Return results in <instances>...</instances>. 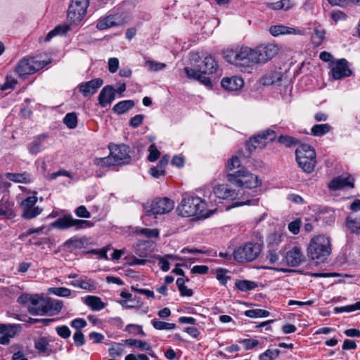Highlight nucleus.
I'll return each mask as SVG.
<instances>
[{"mask_svg":"<svg viewBox=\"0 0 360 360\" xmlns=\"http://www.w3.org/2000/svg\"><path fill=\"white\" fill-rule=\"evenodd\" d=\"M226 179L230 184L238 187V190H240L241 192L239 201L227 206V210L239 206L257 205L258 204L259 199L255 198L259 195L256 188L262 184V180L258 176L251 173L245 168H242L227 174Z\"/></svg>","mask_w":360,"mask_h":360,"instance_id":"1","label":"nucleus"},{"mask_svg":"<svg viewBox=\"0 0 360 360\" xmlns=\"http://www.w3.org/2000/svg\"><path fill=\"white\" fill-rule=\"evenodd\" d=\"M207 208V202L197 196L184 195L181 203L177 207L178 214L184 217L198 216V217H209L204 212Z\"/></svg>","mask_w":360,"mask_h":360,"instance_id":"2","label":"nucleus"},{"mask_svg":"<svg viewBox=\"0 0 360 360\" xmlns=\"http://www.w3.org/2000/svg\"><path fill=\"white\" fill-rule=\"evenodd\" d=\"M331 253V244L328 237L318 235L313 237L307 247L308 257L316 263L325 262Z\"/></svg>","mask_w":360,"mask_h":360,"instance_id":"3","label":"nucleus"},{"mask_svg":"<svg viewBox=\"0 0 360 360\" xmlns=\"http://www.w3.org/2000/svg\"><path fill=\"white\" fill-rule=\"evenodd\" d=\"M254 49L247 46H242L235 50L227 51L225 54L226 60L236 66L250 68L254 65Z\"/></svg>","mask_w":360,"mask_h":360,"instance_id":"4","label":"nucleus"},{"mask_svg":"<svg viewBox=\"0 0 360 360\" xmlns=\"http://www.w3.org/2000/svg\"><path fill=\"white\" fill-rule=\"evenodd\" d=\"M296 160L299 167L306 173L314 170L316 164L315 150L308 144L300 145L295 150Z\"/></svg>","mask_w":360,"mask_h":360,"instance_id":"5","label":"nucleus"},{"mask_svg":"<svg viewBox=\"0 0 360 360\" xmlns=\"http://www.w3.org/2000/svg\"><path fill=\"white\" fill-rule=\"evenodd\" d=\"M262 245L257 242H248L237 248L233 256L238 262H250L255 260L260 255Z\"/></svg>","mask_w":360,"mask_h":360,"instance_id":"6","label":"nucleus"},{"mask_svg":"<svg viewBox=\"0 0 360 360\" xmlns=\"http://www.w3.org/2000/svg\"><path fill=\"white\" fill-rule=\"evenodd\" d=\"M94 226V222L89 220L75 219L71 214H65L50 224L51 227L59 230L74 228L76 231L91 228Z\"/></svg>","mask_w":360,"mask_h":360,"instance_id":"7","label":"nucleus"},{"mask_svg":"<svg viewBox=\"0 0 360 360\" xmlns=\"http://www.w3.org/2000/svg\"><path fill=\"white\" fill-rule=\"evenodd\" d=\"M48 64L44 60H37L35 58H23L15 68V72L19 77L32 75L44 68Z\"/></svg>","mask_w":360,"mask_h":360,"instance_id":"8","label":"nucleus"},{"mask_svg":"<svg viewBox=\"0 0 360 360\" xmlns=\"http://www.w3.org/2000/svg\"><path fill=\"white\" fill-rule=\"evenodd\" d=\"M37 197L36 195L28 196L22 200L19 207L21 211L20 217L27 220L36 218L43 211V209L37 206Z\"/></svg>","mask_w":360,"mask_h":360,"instance_id":"9","label":"nucleus"},{"mask_svg":"<svg viewBox=\"0 0 360 360\" xmlns=\"http://www.w3.org/2000/svg\"><path fill=\"white\" fill-rule=\"evenodd\" d=\"M89 0H72L68 10V19L71 23L80 22L86 13Z\"/></svg>","mask_w":360,"mask_h":360,"instance_id":"10","label":"nucleus"},{"mask_svg":"<svg viewBox=\"0 0 360 360\" xmlns=\"http://www.w3.org/2000/svg\"><path fill=\"white\" fill-rule=\"evenodd\" d=\"M174 207V202L167 198L154 200L149 210H146V215H157L168 213Z\"/></svg>","mask_w":360,"mask_h":360,"instance_id":"11","label":"nucleus"},{"mask_svg":"<svg viewBox=\"0 0 360 360\" xmlns=\"http://www.w3.org/2000/svg\"><path fill=\"white\" fill-rule=\"evenodd\" d=\"M278 52V47L274 44L259 46L254 49L255 63H265L273 58Z\"/></svg>","mask_w":360,"mask_h":360,"instance_id":"12","label":"nucleus"},{"mask_svg":"<svg viewBox=\"0 0 360 360\" xmlns=\"http://www.w3.org/2000/svg\"><path fill=\"white\" fill-rule=\"evenodd\" d=\"M332 77L334 79H341L352 75V72L348 66V62L345 58L331 61L329 63Z\"/></svg>","mask_w":360,"mask_h":360,"instance_id":"13","label":"nucleus"},{"mask_svg":"<svg viewBox=\"0 0 360 360\" xmlns=\"http://www.w3.org/2000/svg\"><path fill=\"white\" fill-rule=\"evenodd\" d=\"M22 330L20 324L0 323V345H8L11 339L14 338Z\"/></svg>","mask_w":360,"mask_h":360,"instance_id":"14","label":"nucleus"},{"mask_svg":"<svg viewBox=\"0 0 360 360\" xmlns=\"http://www.w3.org/2000/svg\"><path fill=\"white\" fill-rule=\"evenodd\" d=\"M129 153V147L122 144L111 148L110 155L112 158L115 165H120L129 163L131 157Z\"/></svg>","mask_w":360,"mask_h":360,"instance_id":"15","label":"nucleus"},{"mask_svg":"<svg viewBox=\"0 0 360 360\" xmlns=\"http://www.w3.org/2000/svg\"><path fill=\"white\" fill-rule=\"evenodd\" d=\"M103 84V80L101 78H96L86 82H82L77 86V89L83 96L88 97L94 95Z\"/></svg>","mask_w":360,"mask_h":360,"instance_id":"16","label":"nucleus"},{"mask_svg":"<svg viewBox=\"0 0 360 360\" xmlns=\"http://www.w3.org/2000/svg\"><path fill=\"white\" fill-rule=\"evenodd\" d=\"M213 192L217 198L223 200L234 199L236 198L239 200L240 194H241L240 190L236 191L224 184L215 186Z\"/></svg>","mask_w":360,"mask_h":360,"instance_id":"17","label":"nucleus"},{"mask_svg":"<svg viewBox=\"0 0 360 360\" xmlns=\"http://www.w3.org/2000/svg\"><path fill=\"white\" fill-rule=\"evenodd\" d=\"M115 99V89L111 85L105 86L98 97V103L102 108L110 105Z\"/></svg>","mask_w":360,"mask_h":360,"instance_id":"18","label":"nucleus"},{"mask_svg":"<svg viewBox=\"0 0 360 360\" xmlns=\"http://www.w3.org/2000/svg\"><path fill=\"white\" fill-rule=\"evenodd\" d=\"M285 259L288 266H297L304 261V256L301 248L295 246L287 252Z\"/></svg>","mask_w":360,"mask_h":360,"instance_id":"19","label":"nucleus"},{"mask_svg":"<svg viewBox=\"0 0 360 360\" xmlns=\"http://www.w3.org/2000/svg\"><path fill=\"white\" fill-rule=\"evenodd\" d=\"M48 136L46 134H41L35 136L33 140L27 145V150L32 155H37L44 149V144Z\"/></svg>","mask_w":360,"mask_h":360,"instance_id":"20","label":"nucleus"},{"mask_svg":"<svg viewBox=\"0 0 360 360\" xmlns=\"http://www.w3.org/2000/svg\"><path fill=\"white\" fill-rule=\"evenodd\" d=\"M269 32L274 37H278L283 34H298L302 35V31L300 29L287 27L282 25L271 26Z\"/></svg>","mask_w":360,"mask_h":360,"instance_id":"21","label":"nucleus"},{"mask_svg":"<svg viewBox=\"0 0 360 360\" xmlns=\"http://www.w3.org/2000/svg\"><path fill=\"white\" fill-rule=\"evenodd\" d=\"M221 86L228 91H237L244 84L242 78L238 77H224L221 82Z\"/></svg>","mask_w":360,"mask_h":360,"instance_id":"22","label":"nucleus"},{"mask_svg":"<svg viewBox=\"0 0 360 360\" xmlns=\"http://www.w3.org/2000/svg\"><path fill=\"white\" fill-rule=\"evenodd\" d=\"M345 186L354 187L353 179L350 176L344 177L339 176L334 178L328 184V188L333 191H336Z\"/></svg>","mask_w":360,"mask_h":360,"instance_id":"23","label":"nucleus"},{"mask_svg":"<svg viewBox=\"0 0 360 360\" xmlns=\"http://www.w3.org/2000/svg\"><path fill=\"white\" fill-rule=\"evenodd\" d=\"M63 306V301L52 299L51 297L45 298V306L46 308V314L53 316L58 314L62 309Z\"/></svg>","mask_w":360,"mask_h":360,"instance_id":"24","label":"nucleus"},{"mask_svg":"<svg viewBox=\"0 0 360 360\" xmlns=\"http://www.w3.org/2000/svg\"><path fill=\"white\" fill-rule=\"evenodd\" d=\"M34 348L39 354L49 356L52 352L49 342L45 337H40L34 340Z\"/></svg>","mask_w":360,"mask_h":360,"instance_id":"25","label":"nucleus"},{"mask_svg":"<svg viewBox=\"0 0 360 360\" xmlns=\"http://www.w3.org/2000/svg\"><path fill=\"white\" fill-rule=\"evenodd\" d=\"M70 285L88 291H94L96 289V285L91 279L82 278L73 280L70 282Z\"/></svg>","mask_w":360,"mask_h":360,"instance_id":"26","label":"nucleus"},{"mask_svg":"<svg viewBox=\"0 0 360 360\" xmlns=\"http://www.w3.org/2000/svg\"><path fill=\"white\" fill-rule=\"evenodd\" d=\"M84 304L93 311H101L105 307V303L98 297L88 295L84 298Z\"/></svg>","mask_w":360,"mask_h":360,"instance_id":"27","label":"nucleus"},{"mask_svg":"<svg viewBox=\"0 0 360 360\" xmlns=\"http://www.w3.org/2000/svg\"><path fill=\"white\" fill-rule=\"evenodd\" d=\"M124 343L129 347H135L141 351H150L151 352L149 354L153 356L150 345L146 341L129 338L125 340Z\"/></svg>","mask_w":360,"mask_h":360,"instance_id":"28","label":"nucleus"},{"mask_svg":"<svg viewBox=\"0 0 360 360\" xmlns=\"http://www.w3.org/2000/svg\"><path fill=\"white\" fill-rule=\"evenodd\" d=\"M266 146L265 141H263L258 134L251 137L246 143L247 149L250 153H252L256 149H262Z\"/></svg>","mask_w":360,"mask_h":360,"instance_id":"29","label":"nucleus"},{"mask_svg":"<svg viewBox=\"0 0 360 360\" xmlns=\"http://www.w3.org/2000/svg\"><path fill=\"white\" fill-rule=\"evenodd\" d=\"M134 105V101L132 100L122 101L113 106L112 110L117 115H122L131 109Z\"/></svg>","mask_w":360,"mask_h":360,"instance_id":"30","label":"nucleus"},{"mask_svg":"<svg viewBox=\"0 0 360 360\" xmlns=\"http://www.w3.org/2000/svg\"><path fill=\"white\" fill-rule=\"evenodd\" d=\"M8 179L15 183L29 184L31 182L30 175L27 172L23 173H6Z\"/></svg>","mask_w":360,"mask_h":360,"instance_id":"31","label":"nucleus"},{"mask_svg":"<svg viewBox=\"0 0 360 360\" xmlns=\"http://www.w3.org/2000/svg\"><path fill=\"white\" fill-rule=\"evenodd\" d=\"M203 63V71L207 72V74L215 73L218 69V64L214 57L209 55L204 58L202 61Z\"/></svg>","mask_w":360,"mask_h":360,"instance_id":"32","label":"nucleus"},{"mask_svg":"<svg viewBox=\"0 0 360 360\" xmlns=\"http://www.w3.org/2000/svg\"><path fill=\"white\" fill-rule=\"evenodd\" d=\"M117 25V23L115 21V15H108L101 18L98 20L96 28L99 30H103L116 26Z\"/></svg>","mask_w":360,"mask_h":360,"instance_id":"33","label":"nucleus"},{"mask_svg":"<svg viewBox=\"0 0 360 360\" xmlns=\"http://www.w3.org/2000/svg\"><path fill=\"white\" fill-rule=\"evenodd\" d=\"M332 129V127L329 124H317L314 125L311 129V134L314 136H322Z\"/></svg>","mask_w":360,"mask_h":360,"instance_id":"34","label":"nucleus"},{"mask_svg":"<svg viewBox=\"0 0 360 360\" xmlns=\"http://www.w3.org/2000/svg\"><path fill=\"white\" fill-rule=\"evenodd\" d=\"M69 30H70V27L68 25H58L53 30H52L47 34V35L45 38V41H49L55 36L64 35L68 32Z\"/></svg>","mask_w":360,"mask_h":360,"instance_id":"35","label":"nucleus"},{"mask_svg":"<svg viewBox=\"0 0 360 360\" xmlns=\"http://www.w3.org/2000/svg\"><path fill=\"white\" fill-rule=\"evenodd\" d=\"M345 224L352 233L360 234V217L353 219L352 217H347Z\"/></svg>","mask_w":360,"mask_h":360,"instance_id":"36","label":"nucleus"},{"mask_svg":"<svg viewBox=\"0 0 360 360\" xmlns=\"http://www.w3.org/2000/svg\"><path fill=\"white\" fill-rule=\"evenodd\" d=\"M151 324L154 328L159 330H170L176 328V324L174 323H167L157 319H153Z\"/></svg>","mask_w":360,"mask_h":360,"instance_id":"37","label":"nucleus"},{"mask_svg":"<svg viewBox=\"0 0 360 360\" xmlns=\"http://www.w3.org/2000/svg\"><path fill=\"white\" fill-rule=\"evenodd\" d=\"M277 141L279 143L284 145L287 148H291L300 143V141L297 139L288 135H281Z\"/></svg>","mask_w":360,"mask_h":360,"instance_id":"38","label":"nucleus"},{"mask_svg":"<svg viewBox=\"0 0 360 360\" xmlns=\"http://www.w3.org/2000/svg\"><path fill=\"white\" fill-rule=\"evenodd\" d=\"M135 233L139 236H143L146 238H158L159 236V231L156 229H148V228H136Z\"/></svg>","mask_w":360,"mask_h":360,"instance_id":"39","label":"nucleus"},{"mask_svg":"<svg viewBox=\"0 0 360 360\" xmlns=\"http://www.w3.org/2000/svg\"><path fill=\"white\" fill-rule=\"evenodd\" d=\"M169 259L178 260L179 259V257L172 255H166L164 257H160L158 259L159 266L162 271L167 272L169 270L170 266L169 263Z\"/></svg>","mask_w":360,"mask_h":360,"instance_id":"40","label":"nucleus"},{"mask_svg":"<svg viewBox=\"0 0 360 360\" xmlns=\"http://www.w3.org/2000/svg\"><path fill=\"white\" fill-rule=\"evenodd\" d=\"M236 286L238 290L243 292H246L255 289L257 287V285L255 282L243 280L237 281L236 282Z\"/></svg>","mask_w":360,"mask_h":360,"instance_id":"41","label":"nucleus"},{"mask_svg":"<svg viewBox=\"0 0 360 360\" xmlns=\"http://www.w3.org/2000/svg\"><path fill=\"white\" fill-rule=\"evenodd\" d=\"M94 164L96 166L103 167V168L110 167V166H115V164L113 162V159L112 157H110V155L105 158H94Z\"/></svg>","mask_w":360,"mask_h":360,"instance_id":"42","label":"nucleus"},{"mask_svg":"<svg viewBox=\"0 0 360 360\" xmlns=\"http://www.w3.org/2000/svg\"><path fill=\"white\" fill-rule=\"evenodd\" d=\"M63 123L71 129H75L77 126V117L75 112H69L63 118Z\"/></svg>","mask_w":360,"mask_h":360,"instance_id":"43","label":"nucleus"},{"mask_svg":"<svg viewBox=\"0 0 360 360\" xmlns=\"http://www.w3.org/2000/svg\"><path fill=\"white\" fill-rule=\"evenodd\" d=\"M245 315L250 318H261L269 316V311L261 309H248L244 312Z\"/></svg>","mask_w":360,"mask_h":360,"instance_id":"44","label":"nucleus"},{"mask_svg":"<svg viewBox=\"0 0 360 360\" xmlns=\"http://www.w3.org/2000/svg\"><path fill=\"white\" fill-rule=\"evenodd\" d=\"M45 306V299H42L40 302V304L35 307H29L28 311L30 314L34 316H43L46 315V308L44 307Z\"/></svg>","mask_w":360,"mask_h":360,"instance_id":"45","label":"nucleus"},{"mask_svg":"<svg viewBox=\"0 0 360 360\" xmlns=\"http://www.w3.org/2000/svg\"><path fill=\"white\" fill-rule=\"evenodd\" d=\"M258 136L267 144L269 141H274L276 138V132L271 129H267L258 134Z\"/></svg>","mask_w":360,"mask_h":360,"instance_id":"46","label":"nucleus"},{"mask_svg":"<svg viewBox=\"0 0 360 360\" xmlns=\"http://www.w3.org/2000/svg\"><path fill=\"white\" fill-rule=\"evenodd\" d=\"M280 354L278 349H267L259 355V360H274Z\"/></svg>","mask_w":360,"mask_h":360,"instance_id":"47","label":"nucleus"},{"mask_svg":"<svg viewBox=\"0 0 360 360\" xmlns=\"http://www.w3.org/2000/svg\"><path fill=\"white\" fill-rule=\"evenodd\" d=\"M144 66L148 68L150 71L157 72L164 69L166 65L162 63L148 60L145 62Z\"/></svg>","mask_w":360,"mask_h":360,"instance_id":"48","label":"nucleus"},{"mask_svg":"<svg viewBox=\"0 0 360 360\" xmlns=\"http://www.w3.org/2000/svg\"><path fill=\"white\" fill-rule=\"evenodd\" d=\"M125 331L133 335H140L145 337L146 335L143 330L142 326L137 324H129L125 328Z\"/></svg>","mask_w":360,"mask_h":360,"instance_id":"49","label":"nucleus"},{"mask_svg":"<svg viewBox=\"0 0 360 360\" xmlns=\"http://www.w3.org/2000/svg\"><path fill=\"white\" fill-rule=\"evenodd\" d=\"M49 291L57 296L67 297L71 295V290L65 287L51 288Z\"/></svg>","mask_w":360,"mask_h":360,"instance_id":"50","label":"nucleus"},{"mask_svg":"<svg viewBox=\"0 0 360 360\" xmlns=\"http://www.w3.org/2000/svg\"><path fill=\"white\" fill-rule=\"evenodd\" d=\"M356 310H360V301L357 302L353 304L347 305L340 307H335L334 311L335 313H342V312H351Z\"/></svg>","mask_w":360,"mask_h":360,"instance_id":"51","label":"nucleus"},{"mask_svg":"<svg viewBox=\"0 0 360 360\" xmlns=\"http://www.w3.org/2000/svg\"><path fill=\"white\" fill-rule=\"evenodd\" d=\"M124 346L121 343H115L110 349L109 354L112 357L121 356L124 352Z\"/></svg>","mask_w":360,"mask_h":360,"instance_id":"52","label":"nucleus"},{"mask_svg":"<svg viewBox=\"0 0 360 360\" xmlns=\"http://www.w3.org/2000/svg\"><path fill=\"white\" fill-rule=\"evenodd\" d=\"M149 154L148 155V160L149 162L156 161L160 155V152L157 148L155 144H151L148 148Z\"/></svg>","mask_w":360,"mask_h":360,"instance_id":"53","label":"nucleus"},{"mask_svg":"<svg viewBox=\"0 0 360 360\" xmlns=\"http://www.w3.org/2000/svg\"><path fill=\"white\" fill-rule=\"evenodd\" d=\"M240 164H241V161H240V158L236 155H233L231 157V158H230L228 160L227 164H226V169L229 172H231V171L234 170L235 169L238 168L240 166Z\"/></svg>","mask_w":360,"mask_h":360,"instance_id":"54","label":"nucleus"},{"mask_svg":"<svg viewBox=\"0 0 360 360\" xmlns=\"http://www.w3.org/2000/svg\"><path fill=\"white\" fill-rule=\"evenodd\" d=\"M226 272L227 271L226 269L221 268H219L216 271V278L222 285H225L228 278H229V277L226 275Z\"/></svg>","mask_w":360,"mask_h":360,"instance_id":"55","label":"nucleus"},{"mask_svg":"<svg viewBox=\"0 0 360 360\" xmlns=\"http://www.w3.org/2000/svg\"><path fill=\"white\" fill-rule=\"evenodd\" d=\"M17 83H18V81L16 79H15L12 76L7 75L6 77V82L1 86L0 89L2 91L7 90V89H12L15 87V86L17 84Z\"/></svg>","mask_w":360,"mask_h":360,"instance_id":"56","label":"nucleus"},{"mask_svg":"<svg viewBox=\"0 0 360 360\" xmlns=\"http://www.w3.org/2000/svg\"><path fill=\"white\" fill-rule=\"evenodd\" d=\"M302 225V220L300 218H297L294 221L288 224V230L293 234H297L300 232V229Z\"/></svg>","mask_w":360,"mask_h":360,"instance_id":"57","label":"nucleus"},{"mask_svg":"<svg viewBox=\"0 0 360 360\" xmlns=\"http://www.w3.org/2000/svg\"><path fill=\"white\" fill-rule=\"evenodd\" d=\"M280 254L281 251L277 252L274 248H270L267 255V258L269 259L270 264H274L278 263Z\"/></svg>","mask_w":360,"mask_h":360,"instance_id":"58","label":"nucleus"},{"mask_svg":"<svg viewBox=\"0 0 360 360\" xmlns=\"http://www.w3.org/2000/svg\"><path fill=\"white\" fill-rule=\"evenodd\" d=\"M57 334L62 338L67 339L70 337L71 331L67 326H61L56 328Z\"/></svg>","mask_w":360,"mask_h":360,"instance_id":"59","label":"nucleus"},{"mask_svg":"<svg viewBox=\"0 0 360 360\" xmlns=\"http://www.w3.org/2000/svg\"><path fill=\"white\" fill-rule=\"evenodd\" d=\"M206 74H207V72L201 70L200 76L198 77L197 80L199 81L201 84H204L205 86L211 88L212 86V80L210 77L206 76Z\"/></svg>","mask_w":360,"mask_h":360,"instance_id":"60","label":"nucleus"},{"mask_svg":"<svg viewBox=\"0 0 360 360\" xmlns=\"http://www.w3.org/2000/svg\"><path fill=\"white\" fill-rule=\"evenodd\" d=\"M75 214L81 218H90L91 213L87 210L85 206L80 205L75 210Z\"/></svg>","mask_w":360,"mask_h":360,"instance_id":"61","label":"nucleus"},{"mask_svg":"<svg viewBox=\"0 0 360 360\" xmlns=\"http://www.w3.org/2000/svg\"><path fill=\"white\" fill-rule=\"evenodd\" d=\"M73 340L77 347H81L85 344V338L81 330H77L73 335Z\"/></svg>","mask_w":360,"mask_h":360,"instance_id":"62","label":"nucleus"},{"mask_svg":"<svg viewBox=\"0 0 360 360\" xmlns=\"http://www.w3.org/2000/svg\"><path fill=\"white\" fill-rule=\"evenodd\" d=\"M184 72H185L186 76L189 79H193L197 80L198 77L200 76L201 70H194L193 68L186 67L184 68Z\"/></svg>","mask_w":360,"mask_h":360,"instance_id":"63","label":"nucleus"},{"mask_svg":"<svg viewBox=\"0 0 360 360\" xmlns=\"http://www.w3.org/2000/svg\"><path fill=\"white\" fill-rule=\"evenodd\" d=\"M70 326L77 330H80L86 326V322L84 319L77 318L71 321Z\"/></svg>","mask_w":360,"mask_h":360,"instance_id":"64","label":"nucleus"}]
</instances>
